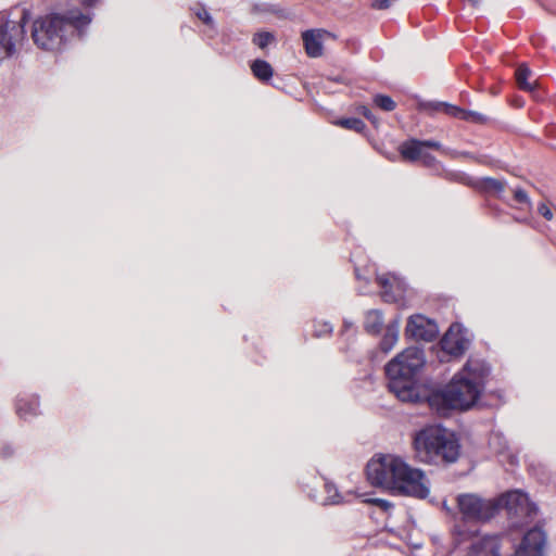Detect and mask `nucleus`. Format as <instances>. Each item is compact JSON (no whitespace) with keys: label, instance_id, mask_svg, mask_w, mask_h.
Returning a JSON list of instances; mask_svg holds the SVG:
<instances>
[{"label":"nucleus","instance_id":"10","mask_svg":"<svg viewBox=\"0 0 556 556\" xmlns=\"http://www.w3.org/2000/svg\"><path fill=\"white\" fill-rule=\"evenodd\" d=\"M405 334L416 340L431 342L438 337L439 327L434 320L416 314L408 318Z\"/></svg>","mask_w":556,"mask_h":556},{"label":"nucleus","instance_id":"17","mask_svg":"<svg viewBox=\"0 0 556 556\" xmlns=\"http://www.w3.org/2000/svg\"><path fill=\"white\" fill-rule=\"evenodd\" d=\"M450 116L472 123V124H484L488 122V117L476 111L464 110L459 106L448 108Z\"/></svg>","mask_w":556,"mask_h":556},{"label":"nucleus","instance_id":"12","mask_svg":"<svg viewBox=\"0 0 556 556\" xmlns=\"http://www.w3.org/2000/svg\"><path fill=\"white\" fill-rule=\"evenodd\" d=\"M441 346L444 352L453 356H460L469 346V340L466 338L459 324L450 326L441 340Z\"/></svg>","mask_w":556,"mask_h":556},{"label":"nucleus","instance_id":"25","mask_svg":"<svg viewBox=\"0 0 556 556\" xmlns=\"http://www.w3.org/2000/svg\"><path fill=\"white\" fill-rule=\"evenodd\" d=\"M374 103L386 112H391L395 109L396 104L391 97L386 94H377L374 98Z\"/></svg>","mask_w":556,"mask_h":556},{"label":"nucleus","instance_id":"2","mask_svg":"<svg viewBox=\"0 0 556 556\" xmlns=\"http://www.w3.org/2000/svg\"><path fill=\"white\" fill-rule=\"evenodd\" d=\"M368 481L397 494L425 500L430 494V481L426 473L410 467L402 458L383 455L367 464Z\"/></svg>","mask_w":556,"mask_h":556},{"label":"nucleus","instance_id":"39","mask_svg":"<svg viewBox=\"0 0 556 556\" xmlns=\"http://www.w3.org/2000/svg\"><path fill=\"white\" fill-rule=\"evenodd\" d=\"M352 327H353V324L345 319L344 323H343V331H346V330H349Z\"/></svg>","mask_w":556,"mask_h":556},{"label":"nucleus","instance_id":"16","mask_svg":"<svg viewBox=\"0 0 556 556\" xmlns=\"http://www.w3.org/2000/svg\"><path fill=\"white\" fill-rule=\"evenodd\" d=\"M400 320L395 319L387 326L386 333L380 341V349L383 353L390 352L399 340Z\"/></svg>","mask_w":556,"mask_h":556},{"label":"nucleus","instance_id":"18","mask_svg":"<svg viewBox=\"0 0 556 556\" xmlns=\"http://www.w3.org/2000/svg\"><path fill=\"white\" fill-rule=\"evenodd\" d=\"M424 146L421 140H409L401 146V154L409 161H417L422 156Z\"/></svg>","mask_w":556,"mask_h":556},{"label":"nucleus","instance_id":"15","mask_svg":"<svg viewBox=\"0 0 556 556\" xmlns=\"http://www.w3.org/2000/svg\"><path fill=\"white\" fill-rule=\"evenodd\" d=\"M16 413L23 419H29L39 414V400L35 395L18 396L16 401Z\"/></svg>","mask_w":556,"mask_h":556},{"label":"nucleus","instance_id":"29","mask_svg":"<svg viewBox=\"0 0 556 556\" xmlns=\"http://www.w3.org/2000/svg\"><path fill=\"white\" fill-rule=\"evenodd\" d=\"M332 330H333V328L329 323H323L316 327L315 336L323 337V336L331 333Z\"/></svg>","mask_w":556,"mask_h":556},{"label":"nucleus","instance_id":"14","mask_svg":"<svg viewBox=\"0 0 556 556\" xmlns=\"http://www.w3.org/2000/svg\"><path fill=\"white\" fill-rule=\"evenodd\" d=\"M378 285L383 289L382 299L384 302H395L405 291V282L402 278L393 275H378Z\"/></svg>","mask_w":556,"mask_h":556},{"label":"nucleus","instance_id":"26","mask_svg":"<svg viewBox=\"0 0 556 556\" xmlns=\"http://www.w3.org/2000/svg\"><path fill=\"white\" fill-rule=\"evenodd\" d=\"M275 40V36L269 31H261L254 35L253 43L256 45L261 49H265L268 45H270Z\"/></svg>","mask_w":556,"mask_h":556},{"label":"nucleus","instance_id":"31","mask_svg":"<svg viewBox=\"0 0 556 556\" xmlns=\"http://www.w3.org/2000/svg\"><path fill=\"white\" fill-rule=\"evenodd\" d=\"M195 15L201 20L203 21V23H205L206 25H210L212 26L214 24L213 22V18L211 16V14L205 10V9H199L197 12H195Z\"/></svg>","mask_w":556,"mask_h":556},{"label":"nucleus","instance_id":"5","mask_svg":"<svg viewBox=\"0 0 556 556\" xmlns=\"http://www.w3.org/2000/svg\"><path fill=\"white\" fill-rule=\"evenodd\" d=\"M416 457L426 464H451L459 457L460 445L456 435L439 426L420 430L414 439Z\"/></svg>","mask_w":556,"mask_h":556},{"label":"nucleus","instance_id":"24","mask_svg":"<svg viewBox=\"0 0 556 556\" xmlns=\"http://www.w3.org/2000/svg\"><path fill=\"white\" fill-rule=\"evenodd\" d=\"M337 125L346 129L355 130L357 132H362L366 127L365 123L362 119L355 117L342 118L337 122Z\"/></svg>","mask_w":556,"mask_h":556},{"label":"nucleus","instance_id":"32","mask_svg":"<svg viewBox=\"0 0 556 556\" xmlns=\"http://www.w3.org/2000/svg\"><path fill=\"white\" fill-rule=\"evenodd\" d=\"M14 455V447L9 443H3L0 447V456L8 459Z\"/></svg>","mask_w":556,"mask_h":556},{"label":"nucleus","instance_id":"6","mask_svg":"<svg viewBox=\"0 0 556 556\" xmlns=\"http://www.w3.org/2000/svg\"><path fill=\"white\" fill-rule=\"evenodd\" d=\"M456 502L463 519L468 521H489L500 511L498 501L476 493L459 494Z\"/></svg>","mask_w":556,"mask_h":556},{"label":"nucleus","instance_id":"23","mask_svg":"<svg viewBox=\"0 0 556 556\" xmlns=\"http://www.w3.org/2000/svg\"><path fill=\"white\" fill-rule=\"evenodd\" d=\"M325 505H337L343 502V496L338 492L337 486L330 482L325 483Z\"/></svg>","mask_w":556,"mask_h":556},{"label":"nucleus","instance_id":"11","mask_svg":"<svg viewBox=\"0 0 556 556\" xmlns=\"http://www.w3.org/2000/svg\"><path fill=\"white\" fill-rule=\"evenodd\" d=\"M545 542V533L539 528H533L523 535L517 548L511 543L513 556H543Z\"/></svg>","mask_w":556,"mask_h":556},{"label":"nucleus","instance_id":"41","mask_svg":"<svg viewBox=\"0 0 556 556\" xmlns=\"http://www.w3.org/2000/svg\"><path fill=\"white\" fill-rule=\"evenodd\" d=\"M494 439H500V435H498V434H494V435L492 437V440H494Z\"/></svg>","mask_w":556,"mask_h":556},{"label":"nucleus","instance_id":"36","mask_svg":"<svg viewBox=\"0 0 556 556\" xmlns=\"http://www.w3.org/2000/svg\"><path fill=\"white\" fill-rule=\"evenodd\" d=\"M359 113L363 114L367 119H369L371 123H376V117L371 113V111L367 106H361Z\"/></svg>","mask_w":556,"mask_h":556},{"label":"nucleus","instance_id":"13","mask_svg":"<svg viewBox=\"0 0 556 556\" xmlns=\"http://www.w3.org/2000/svg\"><path fill=\"white\" fill-rule=\"evenodd\" d=\"M332 35L325 29H307L302 33L304 49L309 58H319L324 52V41Z\"/></svg>","mask_w":556,"mask_h":556},{"label":"nucleus","instance_id":"4","mask_svg":"<svg viewBox=\"0 0 556 556\" xmlns=\"http://www.w3.org/2000/svg\"><path fill=\"white\" fill-rule=\"evenodd\" d=\"M426 364L424 351L409 346L386 365L389 390L402 402H418L416 377Z\"/></svg>","mask_w":556,"mask_h":556},{"label":"nucleus","instance_id":"22","mask_svg":"<svg viewBox=\"0 0 556 556\" xmlns=\"http://www.w3.org/2000/svg\"><path fill=\"white\" fill-rule=\"evenodd\" d=\"M481 188L485 192H490L501 198L502 193L505 190V182L503 180H498L492 177H485L481 179Z\"/></svg>","mask_w":556,"mask_h":556},{"label":"nucleus","instance_id":"40","mask_svg":"<svg viewBox=\"0 0 556 556\" xmlns=\"http://www.w3.org/2000/svg\"><path fill=\"white\" fill-rule=\"evenodd\" d=\"M468 2H470L471 4H477L479 0H467Z\"/></svg>","mask_w":556,"mask_h":556},{"label":"nucleus","instance_id":"33","mask_svg":"<svg viewBox=\"0 0 556 556\" xmlns=\"http://www.w3.org/2000/svg\"><path fill=\"white\" fill-rule=\"evenodd\" d=\"M395 0H375L371 3V8L376 10H386L391 7Z\"/></svg>","mask_w":556,"mask_h":556},{"label":"nucleus","instance_id":"34","mask_svg":"<svg viewBox=\"0 0 556 556\" xmlns=\"http://www.w3.org/2000/svg\"><path fill=\"white\" fill-rule=\"evenodd\" d=\"M368 502L379 506L384 511H388L392 507L389 501L382 498H371Z\"/></svg>","mask_w":556,"mask_h":556},{"label":"nucleus","instance_id":"37","mask_svg":"<svg viewBox=\"0 0 556 556\" xmlns=\"http://www.w3.org/2000/svg\"><path fill=\"white\" fill-rule=\"evenodd\" d=\"M424 148H431L435 150H440L442 148L441 143L435 140H422Z\"/></svg>","mask_w":556,"mask_h":556},{"label":"nucleus","instance_id":"28","mask_svg":"<svg viewBox=\"0 0 556 556\" xmlns=\"http://www.w3.org/2000/svg\"><path fill=\"white\" fill-rule=\"evenodd\" d=\"M514 198L518 203L527 204L531 206V201L528 193L523 189H516L514 192Z\"/></svg>","mask_w":556,"mask_h":556},{"label":"nucleus","instance_id":"30","mask_svg":"<svg viewBox=\"0 0 556 556\" xmlns=\"http://www.w3.org/2000/svg\"><path fill=\"white\" fill-rule=\"evenodd\" d=\"M538 212L542 215L546 220L553 219V212L551 207L546 203H540L538 206Z\"/></svg>","mask_w":556,"mask_h":556},{"label":"nucleus","instance_id":"3","mask_svg":"<svg viewBox=\"0 0 556 556\" xmlns=\"http://www.w3.org/2000/svg\"><path fill=\"white\" fill-rule=\"evenodd\" d=\"M89 13L73 9L66 14H49L34 22V42L43 50L59 51L73 38L81 36L91 22Z\"/></svg>","mask_w":556,"mask_h":556},{"label":"nucleus","instance_id":"38","mask_svg":"<svg viewBox=\"0 0 556 556\" xmlns=\"http://www.w3.org/2000/svg\"><path fill=\"white\" fill-rule=\"evenodd\" d=\"M80 2L85 7H93L99 2V0H80Z\"/></svg>","mask_w":556,"mask_h":556},{"label":"nucleus","instance_id":"35","mask_svg":"<svg viewBox=\"0 0 556 556\" xmlns=\"http://www.w3.org/2000/svg\"><path fill=\"white\" fill-rule=\"evenodd\" d=\"M427 166H430L437 162L435 157L424 151L422 156L419 159Z\"/></svg>","mask_w":556,"mask_h":556},{"label":"nucleus","instance_id":"20","mask_svg":"<svg viewBox=\"0 0 556 556\" xmlns=\"http://www.w3.org/2000/svg\"><path fill=\"white\" fill-rule=\"evenodd\" d=\"M531 70L525 63L517 67L515 75L520 89L529 92H533L535 90V84L528 81V78L531 76Z\"/></svg>","mask_w":556,"mask_h":556},{"label":"nucleus","instance_id":"1","mask_svg":"<svg viewBox=\"0 0 556 556\" xmlns=\"http://www.w3.org/2000/svg\"><path fill=\"white\" fill-rule=\"evenodd\" d=\"M490 371V366L483 359L469 358L442 390L429 395L430 407L439 414L472 408L484 391Z\"/></svg>","mask_w":556,"mask_h":556},{"label":"nucleus","instance_id":"7","mask_svg":"<svg viewBox=\"0 0 556 556\" xmlns=\"http://www.w3.org/2000/svg\"><path fill=\"white\" fill-rule=\"evenodd\" d=\"M495 501L500 503V509L505 508L515 527H521L530 523L536 516L538 508L530 502L527 494L521 491H510Z\"/></svg>","mask_w":556,"mask_h":556},{"label":"nucleus","instance_id":"27","mask_svg":"<svg viewBox=\"0 0 556 556\" xmlns=\"http://www.w3.org/2000/svg\"><path fill=\"white\" fill-rule=\"evenodd\" d=\"M424 108L431 112H444L446 115H450L448 108H456V105L446 102H429Z\"/></svg>","mask_w":556,"mask_h":556},{"label":"nucleus","instance_id":"8","mask_svg":"<svg viewBox=\"0 0 556 556\" xmlns=\"http://www.w3.org/2000/svg\"><path fill=\"white\" fill-rule=\"evenodd\" d=\"M28 13L23 10L18 22L1 17L0 23V62L13 56L26 38L25 26Z\"/></svg>","mask_w":556,"mask_h":556},{"label":"nucleus","instance_id":"21","mask_svg":"<svg viewBox=\"0 0 556 556\" xmlns=\"http://www.w3.org/2000/svg\"><path fill=\"white\" fill-rule=\"evenodd\" d=\"M251 70L253 75L262 81H267L273 76L271 65L264 60H255L251 65Z\"/></svg>","mask_w":556,"mask_h":556},{"label":"nucleus","instance_id":"19","mask_svg":"<svg viewBox=\"0 0 556 556\" xmlns=\"http://www.w3.org/2000/svg\"><path fill=\"white\" fill-rule=\"evenodd\" d=\"M383 325V316L379 309L368 311L365 315L364 328L368 333L377 334Z\"/></svg>","mask_w":556,"mask_h":556},{"label":"nucleus","instance_id":"9","mask_svg":"<svg viewBox=\"0 0 556 556\" xmlns=\"http://www.w3.org/2000/svg\"><path fill=\"white\" fill-rule=\"evenodd\" d=\"M467 556H513L511 540L508 536L483 535L476 538Z\"/></svg>","mask_w":556,"mask_h":556}]
</instances>
